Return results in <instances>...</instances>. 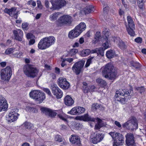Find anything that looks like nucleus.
Here are the masks:
<instances>
[{
	"label": "nucleus",
	"mask_w": 146,
	"mask_h": 146,
	"mask_svg": "<svg viewBox=\"0 0 146 146\" xmlns=\"http://www.w3.org/2000/svg\"><path fill=\"white\" fill-rule=\"evenodd\" d=\"M114 41L117 43L121 49H124L126 48V46L125 43L119 37H115L114 38Z\"/></svg>",
	"instance_id": "obj_24"
},
{
	"label": "nucleus",
	"mask_w": 146,
	"mask_h": 146,
	"mask_svg": "<svg viewBox=\"0 0 146 146\" xmlns=\"http://www.w3.org/2000/svg\"><path fill=\"white\" fill-rule=\"evenodd\" d=\"M133 90L132 88L129 90L125 89L123 90L119 89V90L116 91V93L115 95V99L116 100L117 99H119V95L124 96L125 97H127V98H130L131 96L133 95Z\"/></svg>",
	"instance_id": "obj_7"
},
{
	"label": "nucleus",
	"mask_w": 146,
	"mask_h": 146,
	"mask_svg": "<svg viewBox=\"0 0 146 146\" xmlns=\"http://www.w3.org/2000/svg\"><path fill=\"white\" fill-rule=\"evenodd\" d=\"M26 37L27 39H30L33 38L34 36L32 33H28L26 35Z\"/></svg>",
	"instance_id": "obj_51"
},
{
	"label": "nucleus",
	"mask_w": 146,
	"mask_h": 146,
	"mask_svg": "<svg viewBox=\"0 0 146 146\" xmlns=\"http://www.w3.org/2000/svg\"><path fill=\"white\" fill-rule=\"evenodd\" d=\"M122 126L123 128L131 130H133L137 128V119L135 117L132 116L128 121L123 124Z\"/></svg>",
	"instance_id": "obj_5"
},
{
	"label": "nucleus",
	"mask_w": 146,
	"mask_h": 146,
	"mask_svg": "<svg viewBox=\"0 0 146 146\" xmlns=\"http://www.w3.org/2000/svg\"><path fill=\"white\" fill-rule=\"evenodd\" d=\"M13 55H14V56L17 58H20L21 56V54L17 52H16L13 54Z\"/></svg>",
	"instance_id": "obj_55"
},
{
	"label": "nucleus",
	"mask_w": 146,
	"mask_h": 146,
	"mask_svg": "<svg viewBox=\"0 0 146 146\" xmlns=\"http://www.w3.org/2000/svg\"><path fill=\"white\" fill-rule=\"evenodd\" d=\"M124 97V98H119V99H117V101H119L122 104H124L125 103V102L126 101L127 98Z\"/></svg>",
	"instance_id": "obj_48"
},
{
	"label": "nucleus",
	"mask_w": 146,
	"mask_h": 146,
	"mask_svg": "<svg viewBox=\"0 0 146 146\" xmlns=\"http://www.w3.org/2000/svg\"><path fill=\"white\" fill-rule=\"evenodd\" d=\"M103 33L104 35L103 37L104 40H108L110 33L106 29L104 31H103Z\"/></svg>",
	"instance_id": "obj_35"
},
{
	"label": "nucleus",
	"mask_w": 146,
	"mask_h": 146,
	"mask_svg": "<svg viewBox=\"0 0 146 146\" xmlns=\"http://www.w3.org/2000/svg\"><path fill=\"white\" fill-rule=\"evenodd\" d=\"M18 13V11L17 12H15V11L13 12V17L16 19H17V18Z\"/></svg>",
	"instance_id": "obj_61"
},
{
	"label": "nucleus",
	"mask_w": 146,
	"mask_h": 146,
	"mask_svg": "<svg viewBox=\"0 0 146 146\" xmlns=\"http://www.w3.org/2000/svg\"><path fill=\"white\" fill-rule=\"evenodd\" d=\"M134 40L135 42L137 43L141 44L142 42V39L141 38L139 37L135 38Z\"/></svg>",
	"instance_id": "obj_49"
},
{
	"label": "nucleus",
	"mask_w": 146,
	"mask_h": 146,
	"mask_svg": "<svg viewBox=\"0 0 146 146\" xmlns=\"http://www.w3.org/2000/svg\"><path fill=\"white\" fill-rule=\"evenodd\" d=\"M76 29H77L80 33L85 30L86 26L85 23L83 22L81 23L76 27Z\"/></svg>",
	"instance_id": "obj_28"
},
{
	"label": "nucleus",
	"mask_w": 146,
	"mask_h": 146,
	"mask_svg": "<svg viewBox=\"0 0 146 146\" xmlns=\"http://www.w3.org/2000/svg\"><path fill=\"white\" fill-rule=\"evenodd\" d=\"M59 15V13L58 12L54 13L50 15V18L51 20L56 19Z\"/></svg>",
	"instance_id": "obj_37"
},
{
	"label": "nucleus",
	"mask_w": 146,
	"mask_h": 146,
	"mask_svg": "<svg viewBox=\"0 0 146 146\" xmlns=\"http://www.w3.org/2000/svg\"><path fill=\"white\" fill-rule=\"evenodd\" d=\"M55 40V38L52 36L46 37L40 40L38 44V47L40 50L45 49L54 44Z\"/></svg>",
	"instance_id": "obj_2"
},
{
	"label": "nucleus",
	"mask_w": 146,
	"mask_h": 146,
	"mask_svg": "<svg viewBox=\"0 0 146 146\" xmlns=\"http://www.w3.org/2000/svg\"><path fill=\"white\" fill-rule=\"evenodd\" d=\"M51 88L52 93L58 99L60 98L62 96L63 93L56 84L52 83L51 85Z\"/></svg>",
	"instance_id": "obj_11"
},
{
	"label": "nucleus",
	"mask_w": 146,
	"mask_h": 146,
	"mask_svg": "<svg viewBox=\"0 0 146 146\" xmlns=\"http://www.w3.org/2000/svg\"><path fill=\"white\" fill-rule=\"evenodd\" d=\"M96 119L98 121L99 123L98 124H96L95 125V128L96 129H98L101 127V126L99 123L101 122L102 120L98 118H96Z\"/></svg>",
	"instance_id": "obj_47"
},
{
	"label": "nucleus",
	"mask_w": 146,
	"mask_h": 146,
	"mask_svg": "<svg viewBox=\"0 0 146 146\" xmlns=\"http://www.w3.org/2000/svg\"><path fill=\"white\" fill-rule=\"evenodd\" d=\"M101 37V33L100 32H97L95 35V36L94 38V40H93V43L94 44H96L98 42L99 39Z\"/></svg>",
	"instance_id": "obj_32"
},
{
	"label": "nucleus",
	"mask_w": 146,
	"mask_h": 146,
	"mask_svg": "<svg viewBox=\"0 0 146 146\" xmlns=\"http://www.w3.org/2000/svg\"><path fill=\"white\" fill-rule=\"evenodd\" d=\"M92 107L93 108H94L96 109H97L100 108V106L97 104H92Z\"/></svg>",
	"instance_id": "obj_57"
},
{
	"label": "nucleus",
	"mask_w": 146,
	"mask_h": 146,
	"mask_svg": "<svg viewBox=\"0 0 146 146\" xmlns=\"http://www.w3.org/2000/svg\"><path fill=\"white\" fill-rule=\"evenodd\" d=\"M102 72L103 76L109 80H114L116 78L117 71L111 63H108L105 65Z\"/></svg>",
	"instance_id": "obj_1"
},
{
	"label": "nucleus",
	"mask_w": 146,
	"mask_h": 146,
	"mask_svg": "<svg viewBox=\"0 0 146 146\" xmlns=\"http://www.w3.org/2000/svg\"><path fill=\"white\" fill-rule=\"evenodd\" d=\"M17 109L14 108L11 110V111L8 115L7 120L10 122H13L17 119L18 114L17 113Z\"/></svg>",
	"instance_id": "obj_14"
},
{
	"label": "nucleus",
	"mask_w": 146,
	"mask_h": 146,
	"mask_svg": "<svg viewBox=\"0 0 146 146\" xmlns=\"http://www.w3.org/2000/svg\"><path fill=\"white\" fill-rule=\"evenodd\" d=\"M25 127L27 129H30L32 127L33 125L29 122H25Z\"/></svg>",
	"instance_id": "obj_45"
},
{
	"label": "nucleus",
	"mask_w": 146,
	"mask_h": 146,
	"mask_svg": "<svg viewBox=\"0 0 146 146\" xmlns=\"http://www.w3.org/2000/svg\"><path fill=\"white\" fill-rule=\"evenodd\" d=\"M30 97L35 99L36 101H39V103H42L45 98L44 93L40 90H35L31 91L29 94Z\"/></svg>",
	"instance_id": "obj_4"
},
{
	"label": "nucleus",
	"mask_w": 146,
	"mask_h": 146,
	"mask_svg": "<svg viewBox=\"0 0 146 146\" xmlns=\"http://www.w3.org/2000/svg\"><path fill=\"white\" fill-rule=\"evenodd\" d=\"M35 42V40L34 39L32 38L30 39L29 41V45H31L33 44Z\"/></svg>",
	"instance_id": "obj_59"
},
{
	"label": "nucleus",
	"mask_w": 146,
	"mask_h": 146,
	"mask_svg": "<svg viewBox=\"0 0 146 146\" xmlns=\"http://www.w3.org/2000/svg\"><path fill=\"white\" fill-rule=\"evenodd\" d=\"M102 4H103V2H102ZM104 4V13L107 14V12L109 11V7L106 4L105 5Z\"/></svg>",
	"instance_id": "obj_44"
},
{
	"label": "nucleus",
	"mask_w": 146,
	"mask_h": 146,
	"mask_svg": "<svg viewBox=\"0 0 146 146\" xmlns=\"http://www.w3.org/2000/svg\"><path fill=\"white\" fill-rule=\"evenodd\" d=\"M94 58V57H92L89 58L87 60L85 65V66L86 67H87L90 66V64L92 62V61H93Z\"/></svg>",
	"instance_id": "obj_41"
},
{
	"label": "nucleus",
	"mask_w": 146,
	"mask_h": 146,
	"mask_svg": "<svg viewBox=\"0 0 146 146\" xmlns=\"http://www.w3.org/2000/svg\"><path fill=\"white\" fill-rule=\"evenodd\" d=\"M78 52V50L76 49L73 48L70 50L69 53L70 55L72 56L76 54Z\"/></svg>",
	"instance_id": "obj_38"
},
{
	"label": "nucleus",
	"mask_w": 146,
	"mask_h": 146,
	"mask_svg": "<svg viewBox=\"0 0 146 146\" xmlns=\"http://www.w3.org/2000/svg\"><path fill=\"white\" fill-rule=\"evenodd\" d=\"M109 134L111 136L114 141L118 142L121 143H124V138L123 135L121 134L114 132H111Z\"/></svg>",
	"instance_id": "obj_12"
},
{
	"label": "nucleus",
	"mask_w": 146,
	"mask_h": 146,
	"mask_svg": "<svg viewBox=\"0 0 146 146\" xmlns=\"http://www.w3.org/2000/svg\"><path fill=\"white\" fill-rule=\"evenodd\" d=\"M60 23L69 25L72 22V17L69 15H63L60 17L58 19Z\"/></svg>",
	"instance_id": "obj_16"
},
{
	"label": "nucleus",
	"mask_w": 146,
	"mask_h": 146,
	"mask_svg": "<svg viewBox=\"0 0 146 146\" xmlns=\"http://www.w3.org/2000/svg\"><path fill=\"white\" fill-rule=\"evenodd\" d=\"M104 40L105 42L102 45L104 48V50L108 48L109 46V44L108 42V40Z\"/></svg>",
	"instance_id": "obj_43"
},
{
	"label": "nucleus",
	"mask_w": 146,
	"mask_h": 146,
	"mask_svg": "<svg viewBox=\"0 0 146 146\" xmlns=\"http://www.w3.org/2000/svg\"><path fill=\"white\" fill-rule=\"evenodd\" d=\"M61 59L63 60V62H65L66 61H67L69 63L71 62L73 60V58H61Z\"/></svg>",
	"instance_id": "obj_50"
},
{
	"label": "nucleus",
	"mask_w": 146,
	"mask_h": 146,
	"mask_svg": "<svg viewBox=\"0 0 146 146\" xmlns=\"http://www.w3.org/2000/svg\"><path fill=\"white\" fill-rule=\"evenodd\" d=\"M90 53V50L89 49H86L83 50L81 52L82 56H86L88 55Z\"/></svg>",
	"instance_id": "obj_36"
},
{
	"label": "nucleus",
	"mask_w": 146,
	"mask_h": 146,
	"mask_svg": "<svg viewBox=\"0 0 146 146\" xmlns=\"http://www.w3.org/2000/svg\"><path fill=\"white\" fill-rule=\"evenodd\" d=\"M26 110L27 111L32 112L33 113H36L37 111V110L36 108L29 106H26Z\"/></svg>",
	"instance_id": "obj_34"
},
{
	"label": "nucleus",
	"mask_w": 146,
	"mask_h": 146,
	"mask_svg": "<svg viewBox=\"0 0 146 146\" xmlns=\"http://www.w3.org/2000/svg\"><path fill=\"white\" fill-rule=\"evenodd\" d=\"M37 4L38 7L40 8H42V5L41 1H40L39 0L37 1Z\"/></svg>",
	"instance_id": "obj_63"
},
{
	"label": "nucleus",
	"mask_w": 146,
	"mask_h": 146,
	"mask_svg": "<svg viewBox=\"0 0 146 146\" xmlns=\"http://www.w3.org/2000/svg\"><path fill=\"white\" fill-rule=\"evenodd\" d=\"M116 126L118 127L119 128H120L121 127V125L120 123L117 121H115L114 122Z\"/></svg>",
	"instance_id": "obj_64"
},
{
	"label": "nucleus",
	"mask_w": 146,
	"mask_h": 146,
	"mask_svg": "<svg viewBox=\"0 0 146 146\" xmlns=\"http://www.w3.org/2000/svg\"><path fill=\"white\" fill-rule=\"evenodd\" d=\"M138 3V6L139 8L140 9H143V2Z\"/></svg>",
	"instance_id": "obj_62"
},
{
	"label": "nucleus",
	"mask_w": 146,
	"mask_h": 146,
	"mask_svg": "<svg viewBox=\"0 0 146 146\" xmlns=\"http://www.w3.org/2000/svg\"><path fill=\"white\" fill-rule=\"evenodd\" d=\"M57 82L60 87L63 89H67L70 86V84L66 79L62 77H60L57 80Z\"/></svg>",
	"instance_id": "obj_13"
},
{
	"label": "nucleus",
	"mask_w": 146,
	"mask_h": 146,
	"mask_svg": "<svg viewBox=\"0 0 146 146\" xmlns=\"http://www.w3.org/2000/svg\"><path fill=\"white\" fill-rule=\"evenodd\" d=\"M99 52L100 53V55L102 56H103L104 55V52L102 48V49L100 48L99 50Z\"/></svg>",
	"instance_id": "obj_56"
},
{
	"label": "nucleus",
	"mask_w": 146,
	"mask_h": 146,
	"mask_svg": "<svg viewBox=\"0 0 146 146\" xmlns=\"http://www.w3.org/2000/svg\"><path fill=\"white\" fill-rule=\"evenodd\" d=\"M58 117L62 120H63L64 121H67V119L64 118L62 115H57Z\"/></svg>",
	"instance_id": "obj_60"
},
{
	"label": "nucleus",
	"mask_w": 146,
	"mask_h": 146,
	"mask_svg": "<svg viewBox=\"0 0 146 146\" xmlns=\"http://www.w3.org/2000/svg\"><path fill=\"white\" fill-rule=\"evenodd\" d=\"M128 25L126 22L125 23L126 29L129 34L132 36H134L135 35L134 31L135 29V24L131 17L128 16L127 17Z\"/></svg>",
	"instance_id": "obj_6"
},
{
	"label": "nucleus",
	"mask_w": 146,
	"mask_h": 146,
	"mask_svg": "<svg viewBox=\"0 0 146 146\" xmlns=\"http://www.w3.org/2000/svg\"><path fill=\"white\" fill-rule=\"evenodd\" d=\"M80 119L84 121H91L94 122L96 118H94L90 116L88 113L85 114L80 117Z\"/></svg>",
	"instance_id": "obj_26"
},
{
	"label": "nucleus",
	"mask_w": 146,
	"mask_h": 146,
	"mask_svg": "<svg viewBox=\"0 0 146 146\" xmlns=\"http://www.w3.org/2000/svg\"><path fill=\"white\" fill-rule=\"evenodd\" d=\"M137 89L139 91L141 94L142 92H144L145 91V88L143 86L137 87Z\"/></svg>",
	"instance_id": "obj_52"
},
{
	"label": "nucleus",
	"mask_w": 146,
	"mask_h": 146,
	"mask_svg": "<svg viewBox=\"0 0 146 146\" xmlns=\"http://www.w3.org/2000/svg\"><path fill=\"white\" fill-rule=\"evenodd\" d=\"M28 26V24L27 23H23L22 25V28L23 30H27Z\"/></svg>",
	"instance_id": "obj_53"
},
{
	"label": "nucleus",
	"mask_w": 146,
	"mask_h": 146,
	"mask_svg": "<svg viewBox=\"0 0 146 146\" xmlns=\"http://www.w3.org/2000/svg\"><path fill=\"white\" fill-rule=\"evenodd\" d=\"M126 144L127 146H136L134 141L133 134L127 133L125 136Z\"/></svg>",
	"instance_id": "obj_15"
},
{
	"label": "nucleus",
	"mask_w": 146,
	"mask_h": 146,
	"mask_svg": "<svg viewBox=\"0 0 146 146\" xmlns=\"http://www.w3.org/2000/svg\"><path fill=\"white\" fill-rule=\"evenodd\" d=\"M51 2L52 6L50 9L52 10L60 9L66 4L65 0H51Z\"/></svg>",
	"instance_id": "obj_9"
},
{
	"label": "nucleus",
	"mask_w": 146,
	"mask_h": 146,
	"mask_svg": "<svg viewBox=\"0 0 146 146\" xmlns=\"http://www.w3.org/2000/svg\"><path fill=\"white\" fill-rule=\"evenodd\" d=\"M74 127L77 129H81L83 127L82 124L79 122H76L74 123Z\"/></svg>",
	"instance_id": "obj_39"
},
{
	"label": "nucleus",
	"mask_w": 146,
	"mask_h": 146,
	"mask_svg": "<svg viewBox=\"0 0 146 146\" xmlns=\"http://www.w3.org/2000/svg\"><path fill=\"white\" fill-rule=\"evenodd\" d=\"M44 92L47 93L49 95L51 96V94L50 90L47 88H44L43 89Z\"/></svg>",
	"instance_id": "obj_54"
},
{
	"label": "nucleus",
	"mask_w": 146,
	"mask_h": 146,
	"mask_svg": "<svg viewBox=\"0 0 146 146\" xmlns=\"http://www.w3.org/2000/svg\"><path fill=\"white\" fill-rule=\"evenodd\" d=\"M14 49L13 48H8L6 50L5 53L7 54H8L14 52Z\"/></svg>",
	"instance_id": "obj_46"
},
{
	"label": "nucleus",
	"mask_w": 146,
	"mask_h": 146,
	"mask_svg": "<svg viewBox=\"0 0 146 146\" xmlns=\"http://www.w3.org/2000/svg\"><path fill=\"white\" fill-rule=\"evenodd\" d=\"M16 10L15 7H12L10 9L5 8L4 10V12L9 14L10 16L13 17V13Z\"/></svg>",
	"instance_id": "obj_29"
},
{
	"label": "nucleus",
	"mask_w": 146,
	"mask_h": 146,
	"mask_svg": "<svg viewBox=\"0 0 146 146\" xmlns=\"http://www.w3.org/2000/svg\"><path fill=\"white\" fill-rule=\"evenodd\" d=\"M90 86H82V90L85 93H87L90 92Z\"/></svg>",
	"instance_id": "obj_42"
},
{
	"label": "nucleus",
	"mask_w": 146,
	"mask_h": 146,
	"mask_svg": "<svg viewBox=\"0 0 146 146\" xmlns=\"http://www.w3.org/2000/svg\"><path fill=\"white\" fill-rule=\"evenodd\" d=\"M23 71L27 77L33 78L36 77L38 72V69L29 64H27L24 66Z\"/></svg>",
	"instance_id": "obj_3"
},
{
	"label": "nucleus",
	"mask_w": 146,
	"mask_h": 146,
	"mask_svg": "<svg viewBox=\"0 0 146 146\" xmlns=\"http://www.w3.org/2000/svg\"><path fill=\"white\" fill-rule=\"evenodd\" d=\"M64 102L66 105L70 106L74 104V101L70 96L67 95L64 98Z\"/></svg>",
	"instance_id": "obj_27"
},
{
	"label": "nucleus",
	"mask_w": 146,
	"mask_h": 146,
	"mask_svg": "<svg viewBox=\"0 0 146 146\" xmlns=\"http://www.w3.org/2000/svg\"><path fill=\"white\" fill-rule=\"evenodd\" d=\"M94 11L93 7L92 5H88L81 10L80 13L82 15H86Z\"/></svg>",
	"instance_id": "obj_22"
},
{
	"label": "nucleus",
	"mask_w": 146,
	"mask_h": 146,
	"mask_svg": "<svg viewBox=\"0 0 146 146\" xmlns=\"http://www.w3.org/2000/svg\"><path fill=\"white\" fill-rule=\"evenodd\" d=\"M1 79L5 81H9L12 75V72L11 68L7 66L2 69L0 72Z\"/></svg>",
	"instance_id": "obj_8"
},
{
	"label": "nucleus",
	"mask_w": 146,
	"mask_h": 146,
	"mask_svg": "<svg viewBox=\"0 0 146 146\" xmlns=\"http://www.w3.org/2000/svg\"><path fill=\"white\" fill-rule=\"evenodd\" d=\"M96 82L102 87H104L107 85L106 82L101 78H99L97 79Z\"/></svg>",
	"instance_id": "obj_30"
},
{
	"label": "nucleus",
	"mask_w": 146,
	"mask_h": 146,
	"mask_svg": "<svg viewBox=\"0 0 146 146\" xmlns=\"http://www.w3.org/2000/svg\"><path fill=\"white\" fill-rule=\"evenodd\" d=\"M90 86V92H93L94 91V90L96 89V87L94 86Z\"/></svg>",
	"instance_id": "obj_58"
},
{
	"label": "nucleus",
	"mask_w": 146,
	"mask_h": 146,
	"mask_svg": "<svg viewBox=\"0 0 146 146\" xmlns=\"http://www.w3.org/2000/svg\"><path fill=\"white\" fill-rule=\"evenodd\" d=\"M70 141L72 144L75 145H79L80 144V141L78 136L72 135L71 137L70 138Z\"/></svg>",
	"instance_id": "obj_25"
},
{
	"label": "nucleus",
	"mask_w": 146,
	"mask_h": 146,
	"mask_svg": "<svg viewBox=\"0 0 146 146\" xmlns=\"http://www.w3.org/2000/svg\"><path fill=\"white\" fill-rule=\"evenodd\" d=\"M8 108V104L5 98L0 95V112L6 110Z\"/></svg>",
	"instance_id": "obj_19"
},
{
	"label": "nucleus",
	"mask_w": 146,
	"mask_h": 146,
	"mask_svg": "<svg viewBox=\"0 0 146 146\" xmlns=\"http://www.w3.org/2000/svg\"><path fill=\"white\" fill-rule=\"evenodd\" d=\"M54 139L56 141L60 142L63 141V138L60 135H57L55 136Z\"/></svg>",
	"instance_id": "obj_40"
},
{
	"label": "nucleus",
	"mask_w": 146,
	"mask_h": 146,
	"mask_svg": "<svg viewBox=\"0 0 146 146\" xmlns=\"http://www.w3.org/2000/svg\"><path fill=\"white\" fill-rule=\"evenodd\" d=\"M85 61L81 60L74 64L72 67V70L76 75H78L81 72L84 65Z\"/></svg>",
	"instance_id": "obj_10"
},
{
	"label": "nucleus",
	"mask_w": 146,
	"mask_h": 146,
	"mask_svg": "<svg viewBox=\"0 0 146 146\" xmlns=\"http://www.w3.org/2000/svg\"><path fill=\"white\" fill-rule=\"evenodd\" d=\"M15 39L19 41H21L23 36V33L21 30L17 29L13 31Z\"/></svg>",
	"instance_id": "obj_20"
},
{
	"label": "nucleus",
	"mask_w": 146,
	"mask_h": 146,
	"mask_svg": "<svg viewBox=\"0 0 146 146\" xmlns=\"http://www.w3.org/2000/svg\"><path fill=\"white\" fill-rule=\"evenodd\" d=\"M40 110L43 113L52 118L54 117L57 114L55 111L47 108H40Z\"/></svg>",
	"instance_id": "obj_18"
},
{
	"label": "nucleus",
	"mask_w": 146,
	"mask_h": 146,
	"mask_svg": "<svg viewBox=\"0 0 146 146\" xmlns=\"http://www.w3.org/2000/svg\"><path fill=\"white\" fill-rule=\"evenodd\" d=\"M75 27L74 29L70 31L68 34V37L70 39H73L78 37L81 33Z\"/></svg>",
	"instance_id": "obj_23"
},
{
	"label": "nucleus",
	"mask_w": 146,
	"mask_h": 146,
	"mask_svg": "<svg viewBox=\"0 0 146 146\" xmlns=\"http://www.w3.org/2000/svg\"><path fill=\"white\" fill-rule=\"evenodd\" d=\"M85 109L82 107L76 106L72 108L68 113L73 115H78L84 113Z\"/></svg>",
	"instance_id": "obj_17"
},
{
	"label": "nucleus",
	"mask_w": 146,
	"mask_h": 146,
	"mask_svg": "<svg viewBox=\"0 0 146 146\" xmlns=\"http://www.w3.org/2000/svg\"><path fill=\"white\" fill-rule=\"evenodd\" d=\"M104 137L103 135L102 134H98L94 137L91 135L90 136V141L94 144H96L101 141L103 139Z\"/></svg>",
	"instance_id": "obj_21"
},
{
	"label": "nucleus",
	"mask_w": 146,
	"mask_h": 146,
	"mask_svg": "<svg viewBox=\"0 0 146 146\" xmlns=\"http://www.w3.org/2000/svg\"><path fill=\"white\" fill-rule=\"evenodd\" d=\"M115 54L114 51L111 50L107 52L106 55L108 58L110 59L114 57Z\"/></svg>",
	"instance_id": "obj_31"
},
{
	"label": "nucleus",
	"mask_w": 146,
	"mask_h": 146,
	"mask_svg": "<svg viewBox=\"0 0 146 146\" xmlns=\"http://www.w3.org/2000/svg\"><path fill=\"white\" fill-rule=\"evenodd\" d=\"M131 65L135 68H139L141 67V64L137 62H135L134 61H132L131 62Z\"/></svg>",
	"instance_id": "obj_33"
}]
</instances>
